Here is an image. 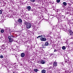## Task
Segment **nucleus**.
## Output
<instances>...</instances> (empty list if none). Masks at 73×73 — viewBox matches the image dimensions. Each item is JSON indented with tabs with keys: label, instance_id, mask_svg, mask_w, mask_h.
I'll return each instance as SVG.
<instances>
[{
	"label": "nucleus",
	"instance_id": "f257e3e1",
	"mask_svg": "<svg viewBox=\"0 0 73 73\" xmlns=\"http://www.w3.org/2000/svg\"><path fill=\"white\" fill-rule=\"evenodd\" d=\"M31 23H29V24H28L26 26V28L27 29H29V28H31Z\"/></svg>",
	"mask_w": 73,
	"mask_h": 73
},
{
	"label": "nucleus",
	"instance_id": "f03ea898",
	"mask_svg": "<svg viewBox=\"0 0 73 73\" xmlns=\"http://www.w3.org/2000/svg\"><path fill=\"white\" fill-rule=\"evenodd\" d=\"M40 40L42 41H45L46 40V39L45 38L41 37Z\"/></svg>",
	"mask_w": 73,
	"mask_h": 73
},
{
	"label": "nucleus",
	"instance_id": "7ed1b4c3",
	"mask_svg": "<svg viewBox=\"0 0 73 73\" xmlns=\"http://www.w3.org/2000/svg\"><path fill=\"white\" fill-rule=\"evenodd\" d=\"M53 67H54V66H57V63L56 62H54L53 63Z\"/></svg>",
	"mask_w": 73,
	"mask_h": 73
},
{
	"label": "nucleus",
	"instance_id": "20e7f679",
	"mask_svg": "<svg viewBox=\"0 0 73 73\" xmlns=\"http://www.w3.org/2000/svg\"><path fill=\"white\" fill-rule=\"evenodd\" d=\"M18 21V23L20 25H21V24H22V20L20 19H19Z\"/></svg>",
	"mask_w": 73,
	"mask_h": 73
},
{
	"label": "nucleus",
	"instance_id": "39448f33",
	"mask_svg": "<svg viewBox=\"0 0 73 73\" xmlns=\"http://www.w3.org/2000/svg\"><path fill=\"white\" fill-rule=\"evenodd\" d=\"M29 23L28 22H27L25 21L24 22V25H27L28 24H29Z\"/></svg>",
	"mask_w": 73,
	"mask_h": 73
},
{
	"label": "nucleus",
	"instance_id": "423d86ee",
	"mask_svg": "<svg viewBox=\"0 0 73 73\" xmlns=\"http://www.w3.org/2000/svg\"><path fill=\"white\" fill-rule=\"evenodd\" d=\"M59 25L58 24L56 25H55L54 27H53V28L54 29H56V28H58L59 27Z\"/></svg>",
	"mask_w": 73,
	"mask_h": 73
},
{
	"label": "nucleus",
	"instance_id": "0eeeda50",
	"mask_svg": "<svg viewBox=\"0 0 73 73\" xmlns=\"http://www.w3.org/2000/svg\"><path fill=\"white\" fill-rule=\"evenodd\" d=\"M21 57H25V53H22L21 55Z\"/></svg>",
	"mask_w": 73,
	"mask_h": 73
},
{
	"label": "nucleus",
	"instance_id": "6e6552de",
	"mask_svg": "<svg viewBox=\"0 0 73 73\" xmlns=\"http://www.w3.org/2000/svg\"><path fill=\"white\" fill-rule=\"evenodd\" d=\"M27 9H28V11H31V7L30 6H27Z\"/></svg>",
	"mask_w": 73,
	"mask_h": 73
},
{
	"label": "nucleus",
	"instance_id": "1a4fd4ad",
	"mask_svg": "<svg viewBox=\"0 0 73 73\" xmlns=\"http://www.w3.org/2000/svg\"><path fill=\"white\" fill-rule=\"evenodd\" d=\"M69 33L71 36H72V35H73V33L72 31H69Z\"/></svg>",
	"mask_w": 73,
	"mask_h": 73
},
{
	"label": "nucleus",
	"instance_id": "9d476101",
	"mask_svg": "<svg viewBox=\"0 0 73 73\" xmlns=\"http://www.w3.org/2000/svg\"><path fill=\"white\" fill-rule=\"evenodd\" d=\"M2 49H5L6 48L5 47V45L3 44L2 46Z\"/></svg>",
	"mask_w": 73,
	"mask_h": 73
},
{
	"label": "nucleus",
	"instance_id": "9b49d317",
	"mask_svg": "<svg viewBox=\"0 0 73 73\" xmlns=\"http://www.w3.org/2000/svg\"><path fill=\"white\" fill-rule=\"evenodd\" d=\"M41 64H45V61H44V60H41Z\"/></svg>",
	"mask_w": 73,
	"mask_h": 73
},
{
	"label": "nucleus",
	"instance_id": "f8f14e48",
	"mask_svg": "<svg viewBox=\"0 0 73 73\" xmlns=\"http://www.w3.org/2000/svg\"><path fill=\"white\" fill-rule=\"evenodd\" d=\"M46 72V71L45 70H42L41 71L42 73H45Z\"/></svg>",
	"mask_w": 73,
	"mask_h": 73
},
{
	"label": "nucleus",
	"instance_id": "ddd939ff",
	"mask_svg": "<svg viewBox=\"0 0 73 73\" xmlns=\"http://www.w3.org/2000/svg\"><path fill=\"white\" fill-rule=\"evenodd\" d=\"M42 48H46V46L45 44L42 45Z\"/></svg>",
	"mask_w": 73,
	"mask_h": 73
},
{
	"label": "nucleus",
	"instance_id": "4468645a",
	"mask_svg": "<svg viewBox=\"0 0 73 73\" xmlns=\"http://www.w3.org/2000/svg\"><path fill=\"white\" fill-rule=\"evenodd\" d=\"M45 45L46 46H48V45H49V43H48V42H46Z\"/></svg>",
	"mask_w": 73,
	"mask_h": 73
},
{
	"label": "nucleus",
	"instance_id": "2eb2a0df",
	"mask_svg": "<svg viewBox=\"0 0 73 73\" xmlns=\"http://www.w3.org/2000/svg\"><path fill=\"white\" fill-rule=\"evenodd\" d=\"M9 41L10 42H13V39L12 38L10 39H9Z\"/></svg>",
	"mask_w": 73,
	"mask_h": 73
},
{
	"label": "nucleus",
	"instance_id": "dca6fc26",
	"mask_svg": "<svg viewBox=\"0 0 73 73\" xmlns=\"http://www.w3.org/2000/svg\"><path fill=\"white\" fill-rule=\"evenodd\" d=\"M62 49H63V50H65L66 49V48L65 47V46H64L62 47Z\"/></svg>",
	"mask_w": 73,
	"mask_h": 73
},
{
	"label": "nucleus",
	"instance_id": "f3484780",
	"mask_svg": "<svg viewBox=\"0 0 73 73\" xmlns=\"http://www.w3.org/2000/svg\"><path fill=\"white\" fill-rule=\"evenodd\" d=\"M34 71L35 72H37L38 71V70L37 69H34Z\"/></svg>",
	"mask_w": 73,
	"mask_h": 73
},
{
	"label": "nucleus",
	"instance_id": "a211bd4d",
	"mask_svg": "<svg viewBox=\"0 0 73 73\" xmlns=\"http://www.w3.org/2000/svg\"><path fill=\"white\" fill-rule=\"evenodd\" d=\"M63 5H65V6H66V4H67L65 2H63Z\"/></svg>",
	"mask_w": 73,
	"mask_h": 73
},
{
	"label": "nucleus",
	"instance_id": "6ab92c4d",
	"mask_svg": "<svg viewBox=\"0 0 73 73\" xmlns=\"http://www.w3.org/2000/svg\"><path fill=\"white\" fill-rule=\"evenodd\" d=\"M3 57H4L3 56V55H0V58H3Z\"/></svg>",
	"mask_w": 73,
	"mask_h": 73
},
{
	"label": "nucleus",
	"instance_id": "aec40b11",
	"mask_svg": "<svg viewBox=\"0 0 73 73\" xmlns=\"http://www.w3.org/2000/svg\"><path fill=\"white\" fill-rule=\"evenodd\" d=\"M1 32L2 33H4V31L3 30H1Z\"/></svg>",
	"mask_w": 73,
	"mask_h": 73
},
{
	"label": "nucleus",
	"instance_id": "412c9836",
	"mask_svg": "<svg viewBox=\"0 0 73 73\" xmlns=\"http://www.w3.org/2000/svg\"><path fill=\"white\" fill-rule=\"evenodd\" d=\"M8 39H9H9H12V38H11V37L10 36H8Z\"/></svg>",
	"mask_w": 73,
	"mask_h": 73
},
{
	"label": "nucleus",
	"instance_id": "4be33fe9",
	"mask_svg": "<svg viewBox=\"0 0 73 73\" xmlns=\"http://www.w3.org/2000/svg\"><path fill=\"white\" fill-rule=\"evenodd\" d=\"M24 53H25V54H27V53H28V51L25 50L24 52Z\"/></svg>",
	"mask_w": 73,
	"mask_h": 73
},
{
	"label": "nucleus",
	"instance_id": "5701e85b",
	"mask_svg": "<svg viewBox=\"0 0 73 73\" xmlns=\"http://www.w3.org/2000/svg\"><path fill=\"white\" fill-rule=\"evenodd\" d=\"M56 2L57 3H60V0H56Z\"/></svg>",
	"mask_w": 73,
	"mask_h": 73
},
{
	"label": "nucleus",
	"instance_id": "b1692460",
	"mask_svg": "<svg viewBox=\"0 0 73 73\" xmlns=\"http://www.w3.org/2000/svg\"><path fill=\"white\" fill-rule=\"evenodd\" d=\"M30 1H31V2H35V0H30Z\"/></svg>",
	"mask_w": 73,
	"mask_h": 73
},
{
	"label": "nucleus",
	"instance_id": "393cba45",
	"mask_svg": "<svg viewBox=\"0 0 73 73\" xmlns=\"http://www.w3.org/2000/svg\"><path fill=\"white\" fill-rule=\"evenodd\" d=\"M44 60L45 61H47V59H45V58H44Z\"/></svg>",
	"mask_w": 73,
	"mask_h": 73
},
{
	"label": "nucleus",
	"instance_id": "a878e982",
	"mask_svg": "<svg viewBox=\"0 0 73 73\" xmlns=\"http://www.w3.org/2000/svg\"><path fill=\"white\" fill-rule=\"evenodd\" d=\"M38 63H39V64H41V61H38Z\"/></svg>",
	"mask_w": 73,
	"mask_h": 73
},
{
	"label": "nucleus",
	"instance_id": "bb28decb",
	"mask_svg": "<svg viewBox=\"0 0 73 73\" xmlns=\"http://www.w3.org/2000/svg\"><path fill=\"white\" fill-rule=\"evenodd\" d=\"M17 23H15V27H16V26H17Z\"/></svg>",
	"mask_w": 73,
	"mask_h": 73
},
{
	"label": "nucleus",
	"instance_id": "cd10ccee",
	"mask_svg": "<svg viewBox=\"0 0 73 73\" xmlns=\"http://www.w3.org/2000/svg\"><path fill=\"white\" fill-rule=\"evenodd\" d=\"M42 37V35L39 36H38V37Z\"/></svg>",
	"mask_w": 73,
	"mask_h": 73
},
{
	"label": "nucleus",
	"instance_id": "c85d7f7f",
	"mask_svg": "<svg viewBox=\"0 0 73 73\" xmlns=\"http://www.w3.org/2000/svg\"><path fill=\"white\" fill-rule=\"evenodd\" d=\"M54 52H57V50L56 49H55L54 50Z\"/></svg>",
	"mask_w": 73,
	"mask_h": 73
},
{
	"label": "nucleus",
	"instance_id": "c756f323",
	"mask_svg": "<svg viewBox=\"0 0 73 73\" xmlns=\"http://www.w3.org/2000/svg\"><path fill=\"white\" fill-rule=\"evenodd\" d=\"M52 66H50V67L49 68V69H52Z\"/></svg>",
	"mask_w": 73,
	"mask_h": 73
},
{
	"label": "nucleus",
	"instance_id": "7c9ffc66",
	"mask_svg": "<svg viewBox=\"0 0 73 73\" xmlns=\"http://www.w3.org/2000/svg\"><path fill=\"white\" fill-rule=\"evenodd\" d=\"M11 37H13V38H14V36H13L12 35H11Z\"/></svg>",
	"mask_w": 73,
	"mask_h": 73
},
{
	"label": "nucleus",
	"instance_id": "2f4dec72",
	"mask_svg": "<svg viewBox=\"0 0 73 73\" xmlns=\"http://www.w3.org/2000/svg\"><path fill=\"white\" fill-rule=\"evenodd\" d=\"M70 70L69 71V73H71V72H72V71L70 70Z\"/></svg>",
	"mask_w": 73,
	"mask_h": 73
},
{
	"label": "nucleus",
	"instance_id": "473e14b6",
	"mask_svg": "<svg viewBox=\"0 0 73 73\" xmlns=\"http://www.w3.org/2000/svg\"><path fill=\"white\" fill-rule=\"evenodd\" d=\"M58 15H59L60 16H61V13H60V14H58Z\"/></svg>",
	"mask_w": 73,
	"mask_h": 73
},
{
	"label": "nucleus",
	"instance_id": "72a5a7b5",
	"mask_svg": "<svg viewBox=\"0 0 73 73\" xmlns=\"http://www.w3.org/2000/svg\"><path fill=\"white\" fill-rule=\"evenodd\" d=\"M58 11H60V10H56V12H58Z\"/></svg>",
	"mask_w": 73,
	"mask_h": 73
},
{
	"label": "nucleus",
	"instance_id": "f704fd0d",
	"mask_svg": "<svg viewBox=\"0 0 73 73\" xmlns=\"http://www.w3.org/2000/svg\"><path fill=\"white\" fill-rule=\"evenodd\" d=\"M73 38L72 37H71V39H73Z\"/></svg>",
	"mask_w": 73,
	"mask_h": 73
},
{
	"label": "nucleus",
	"instance_id": "c9c22d12",
	"mask_svg": "<svg viewBox=\"0 0 73 73\" xmlns=\"http://www.w3.org/2000/svg\"><path fill=\"white\" fill-rule=\"evenodd\" d=\"M65 62H67V61H65Z\"/></svg>",
	"mask_w": 73,
	"mask_h": 73
},
{
	"label": "nucleus",
	"instance_id": "e433bc0d",
	"mask_svg": "<svg viewBox=\"0 0 73 73\" xmlns=\"http://www.w3.org/2000/svg\"><path fill=\"white\" fill-rule=\"evenodd\" d=\"M4 6H5V5H3V7H4Z\"/></svg>",
	"mask_w": 73,
	"mask_h": 73
},
{
	"label": "nucleus",
	"instance_id": "4c0bfd02",
	"mask_svg": "<svg viewBox=\"0 0 73 73\" xmlns=\"http://www.w3.org/2000/svg\"><path fill=\"white\" fill-rule=\"evenodd\" d=\"M39 37H37V38H38Z\"/></svg>",
	"mask_w": 73,
	"mask_h": 73
},
{
	"label": "nucleus",
	"instance_id": "58836bf2",
	"mask_svg": "<svg viewBox=\"0 0 73 73\" xmlns=\"http://www.w3.org/2000/svg\"><path fill=\"white\" fill-rule=\"evenodd\" d=\"M16 47H17V46H16Z\"/></svg>",
	"mask_w": 73,
	"mask_h": 73
},
{
	"label": "nucleus",
	"instance_id": "ea45409f",
	"mask_svg": "<svg viewBox=\"0 0 73 73\" xmlns=\"http://www.w3.org/2000/svg\"><path fill=\"white\" fill-rule=\"evenodd\" d=\"M1 3V2H0V4Z\"/></svg>",
	"mask_w": 73,
	"mask_h": 73
},
{
	"label": "nucleus",
	"instance_id": "a19ab883",
	"mask_svg": "<svg viewBox=\"0 0 73 73\" xmlns=\"http://www.w3.org/2000/svg\"><path fill=\"white\" fill-rule=\"evenodd\" d=\"M72 1H73V0H72Z\"/></svg>",
	"mask_w": 73,
	"mask_h": 73
}]
</instances>
